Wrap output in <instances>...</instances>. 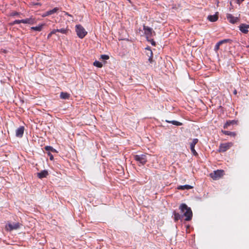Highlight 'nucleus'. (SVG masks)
<instances>
[{
    "mask_svg": "<svg viewBox=\"0 0 249 249\" xmlns=\"http://www.w3.org/2000/svg\"><path fill=\"white\" fill-rule=\"evenodd\" d=\"M179 209L183 213V216L185 217L186 221L190 220L193 216V213L190 208L188 207L185 204H181L179 206Z\"/></svg>",
    "mask_w": 249,
    "mask_h": 249,
    "instance_id": "obj_1",
    "label": "nucleus"
},
{
    "mask_svg": "<svg viewBox=\"0 0 249 249\" xmlns=\"http://www.w3.org/2000/svg\"><path fill=\"white\" fill-rule=\"evenodd\" d=\"M20 226L21 224L18 222L8 223L5 226V229L8 231H11L18 229Z\"/></svg>",
    "mask_w": 249,
    "mask_h": 249,
    "instance_id": "obj_2",
    "label": "nucleus"
},
{
    "mask_svg": "<svg viewBox=\"0 0 249 249\" xmlns=\"http://www.w3.org/2000/svg\"><path fill=\"white\" fill-rule=\"evenodd\" d=\"M224 175V171L222 170H217L211 173L210 177L214 180H217L221 178Z\"/></svg>",
    "mask_w": 249,
    "mask_h": 249,
    "instance_id": "obj_3",
    "label": "nucleus"
},
{
    "mask_svg": "<svg viewBox=\"0 0 249 249\" xmlns=\"http://www.w3.org/2000/svg\"><path fill=\"white\" fill-rule=\"evenodd\" d=\"M233 145V143L231 142L221 143L218 149L220 152H224L230 149Z\"/></svg>",
    "mask_w": 249,
    "mask_h": 249,
    "instance_id": "obj_4",
    "label": "nucleus"
},
{
    "mask_svg": "<svg viewBox=\"0 0 249 249\" xmlns=\"http://www.w3.org/2000/svg\"><path fill=\"white\" fill-rule=\"evenodd\" d=\"M134 158L142 165H144L147 162V159L145 155H136L134 156Z\"/></svg>",
    "mask_w": 249,
    "mask_h": 249,
    "instance_id": "obj_5",
    "label": "nucleus"
},
{
    "mask_svg": "<svg viewBox=\"0 0 249 249\" xmlns=\"http://www.w3.org/2000/svg\"><path fill=\"white\" fill-rule=\"evenodd\" d=\"M20 21H21L23 23L33 24L35 23L36 19L33 16H32L29 18L21 19Z\"/></svg>",
    "mask_w": 249,
    "mask_h": 249,
    "instance_id": "obj_6",
    "label": "nucleus"
},
{
    "mask_svg": "<svg viewBox=\"0 0 249 249\" xmlns=\"http://www.w3.org/2000/svg\"><path fill=\"white\" fill-rule=\"evenodd\" d=\"M211 22H214L217 20L218 18V13L216 12L213 15H209L207 18Z\"/></svg>",
    "mask_w": 249,
    "mask_h": 249,
    "instance_id": "obj_7",
    "label": "nucleus"
},
{
    "mask_svg": "<svg viewBox=\"0 0 249 249\" xmlns=\"http://www.w3.org/2000/svg\"><path fill=\"white\" fill-rule=\"evenodd\" d=\"M24 128L23 126H20L16 130V135L17 137H21L24 133Z\"/></svg>",
    "mask_w": 249,
    "mask_h": 249,
    "instance_id": "obj_8",
    "label": "nucleus"
},
{
    "mask_svg": "<svg viewBox=\"0 0 249 249\" xmlns=\"http://www.w3.org/2000/svg\"><path fill=\"white\" fill-rule=\"evenodd\" d=\"M230 41V39H224L222 40H221L217 42V43L216 44L214 47V50L215 51H217L218 49H219V47L221 45H222L223 43L228 42Z\"/></svg>",
    "mask_w": 249,
    "mask_h": 249,
    "instance_id": "obj_9",
    "label": "nucleus"
},
{
    "mask_svg": "<svg viewBox=\"0 0 249 249\" xmlns=\"http://www.w3.org/2000/svg\"><path fill=\"white\" fill-rule=\"evenodd\" d=\"M227 18L229 21L232 23H234L236 22L238 20V18H237L233 17L232 15L230 14L227 15Z\"/></svg>",
    "mask_w": 249,
    "mask_h": 249,
    "instance_id": "obj_10",
    "label": "nucleus"
},
{
    "mask_svg": "<svg viewBox=\"0 0 249 249\" xmlns=\"http://www.w3.org/2000/svg\"><path fill=\"white\" fill-rule=\"evenodd\" d=\"M48 175V172L47 170H43L39 173L37 174V176L39 178H46Z\"/></svg>",
    "mask_w": 249,
    "mask_h": 249,
    "instance_id": "obj_11",
    "label": "nucleus"
},
{
    "mask_svg": "<svg viewBox=\"0 0 249 249\" xmlns=\"http://www.w3.org/2000/svg\"><path fill=\"white\" fill-rule=\"evenodd\" d=\"M193 188L192 186L189 185H181L178 187V189L179 190H189L192 189Z\"/></svg>",
    "mask_w": 249,
    "mask_h": 249,
    "instance_id": "obj_12",
    "label": "nucleus"
},
{
    "mask_svg": "<svg viewBox=\"0 0 249 249\" xmlns=\"http://www.w3.org/2000/svg\"><path fill=\"white\" fill-rule=\"evenodd\" d=\"M240 30L241 31L245 32L248 31V29L249 28V25L242 24L240 26Z\"/></svg>",
    "mask_w": 249,
    "mask_h": 249,
    "instance_id": "obj_13",
    "label": "nucleus"
},
{
    "mask_svg": "<svg viewBox=\"0 0 249 249\" xmlns=\"http://www.w3.org/2000/svg\"><path fill=\"white\" fill-rule=\"evenodd\" d=\"M222 132L225 135H229L231 137H235L236 136V133L234 132L222 130Z\"/></svg>",
    "mask_w": 249,
    "mask_h": 249,
    "instance_id": "obj_14",
    "label": "nucleus"
},
{
    "mask_svg": "<svg viewBox=\"0 0 249 249\" xmlns=\"http://www.w3.org/2000/svg\"><path fill=\"white\" fill-rule=\"evenodd\" d=\"M60 98L63 99H68L70 97V94L67 92H61L60 93Z\"/></svg>",
    "mask_w": 249,
    "mask_h": 249,
    "instance_id": "obj_15",
    "label": "nucleus"
},
{
    "mask_svg": "<svg viewBox=\"0 0 249 249\" xmlns=\"http://www.w3.org/2000/svg\"><path fill=\"white\" fill-rule=\"evenodd\" d=\"M198 140L197 139H194L190 143V148H195V145L198 142Z\"/></svg>",
    "mask_w": 249,
    "mask_h": 249,
    "instance_id": "obj_16",
    "label": "nucleus"
},
{
    "mask_svg": "<svg viewBox=\"0 0 249 249\" xmlns=\"http://www.w3.org/2000/svg\"><path fill=\"white\" fill-rule=\"evenodd\" d=\"M59 9L57 7H55L52 10H50L48 11L49 15H51L53 14L54 13H56L58 11Z\"/></svg>",
    "mask_w": 249,
    "mask_h": 249,
    "instance_id": "obj_17",
    "label": "nucleus"
},
{
    "mask_svg": "<svg viewBox=\"0 0 249 249\" xmlns=\"http://www.w3.org/2000/svg\"><path fill=\"white\" fill-rule=\"evenodd\" d=\"M93 65L96 67L100 68H102L103 67V64L98 61H95L93 63Z\"/></svg>",
    "mask_w": 249,
    "mask_h": 249,
    "instance_id": "obj_18",
    "label": "nucleus"
},
{
    "mask_svg": "<svg viewBox=\"0 0 249 249\" xmlns=\"http://www.w3.org/2000/svg\"><path fill=\"white\" fill-rule=\"evenodd\" d=\"M87 33V32H77V35L80 38H83L86 36Z\"/></svg>",
    "mask_w": 249,
    "mask_h": 249,
    "instance_id": "obj_19",
    "label": "nucleus"
},
{
    "mask_svg": "<svg viewBox=\"0 0 249 249\" xmlns=\"http://www.w3.org/2000/svg\"><path fill=\"white\" fill-rule=\"evenodd\" d=\"M75 31H84V28L81 25H76Z\"/></svg>",
    "mask_w": 249,
    "mask_h": 249,
    "instance_id": "obj_20",
    "label": "nucleus"
},
{
    "mask_svg": "<svg viewBox=\"0 0 249 249\" xmlns=\"http://www.w3.org/2000/svg\"><path fill=\"white\" fill-rule=\"evenodd\" d=\"M45 149L47 151H51L53 152H57V151L55 149L50 146H46Z\"/></svg>",
    "mask_w": 249,
    "mask_h": 249,
    "instance_id": "obj_21",
    "label": "nucleus"
},
{
    "mask_svg": "<svg viewBox=\"0 0 249 249\" xmlns=\"http://www.w3.org/2000/svg\"><path fill=\"white\" fill-rule=\"evenodd\" d=\"M44 25L42 24V25H38V26H36V27H32V29H33V30L39 31V30H41L42 29V27Z\"/></svg>",
    "mask_w": 249,
    "mask_h": 249,
    "instance_id": "obj_22",
    "label": "nucleus"
},
{
    "mask_svg": "<svg viewBox=\"0 0 249 249\" xmlns=\"http://www.w3.org/2000/svg\"><path fill=\"white\" fill-rule=\"evenodd\" d=\"M109 56L106 54H102L100 56V59L106 60L109 59Z\"/></svg>",
    "mask_w": 249,
    "mask_h": 249,
    "instance_id": "obj_23",
    "label": "nucleus"
},
{
    "mask_svg": "<svg viewBox=\"0 0 249 249\" xmlns=\"http://www.w3.org/2000/svg\"><path fill=\"white\" fill-rule=\"evenodd\" d=\"M181 215L178 213H174V219L175 221H177L178 219H180Z\"/></svg>",
    "mask_w": 249,
    "mask_h": 249,
    "instance_id": "obj_24",
    "label": "nucleus"
},
{
    "mask_svg": "<svg viewBox=\"0 0 249 249\" xmlns=\"http://www.w3.org/2000/svg\"><path fill=\"white\" fill-rule=\"evenodd\" d=\"M170 122H171L173 124L175 125L179 126V125H182V123H180V122H178V121H173Z\"/></svg>",
    "mask_w": 249,
    "mask_h": 249,
    "instance_id": "obj_25",
    "label": "nucleus"
},
{
    "mask_svg": "<svg viewBox=\"0 0 249 249\" xmlns=\"http://www.w3.org/2000/svg\"><path fill=\"white\" fill-rule=\"evenodd\" d=\"M12 15L18 16L19 18H21V16H22V14L20 13L15 12L12 13Z\"/></svg>",
    "mask_w": 249,
    "mask_h": 249,
    "instance_id": "obj_26",
    "label": "nucleus"
},
{
    "mask_svg": "<svg viewBox=\"0 0 249 249\" xmlns=\"http://www.w3.org/2000/svg\"><path fill=\"white\" fill-rule=\"evenodd\" d=\"M233 121L231 122H227L224 125V127L225 128H226L228 127V126H229L231 124L233 123Z\"/></svg>",
    "mask_w": 249,
    "mask_h": 249,
    "instance_id": "obj_27",
    "label": "nucleus"
},
{
    "mask_svg": "<svg viewBox=\"0 0 249 249\" xmlns=\"http://www.w3.org/2000/svg\"><path fill=\"white\" fill-rule=\"evenodd\" d=\"M191 152L194 155L196 156L197 155V152L195 149V148H190Z\"/></svg>",
    "mask_w": 249,
    "mask_h": 249,
    "instance_id": "obj_28",
    "label": "nucleus"
},
{
    "mask_svg": "<svg viewBox=\"0 0 249 249\" xmlns=\"http://www.w3.org/2000/svg\"><path fill=\"white\" fill-rule=\"evenodd\" d=\"M147 40L148 41H149L153 46H155L156 43H155V42L153 40V39H147Z\"/></svg>",
    "mask_w": 249,
    "mask_h": 249,
    "instance_id": "obj_29",
    "label": "nucleus"
},
{
    "mask_svg": "<svg viewBox=\"0 0 249 249\" xmlns=\"http://www.w3.org/2000/svg\"><path fill=\"white\" fill-rule=\"evenodd\" d=\"M20 21L21 20H16L14 21V24H19L22 23V22Z\"/></svg>",
    "mask_w": 249,
    "mask_h": 249,
    "instance_id": "obj_30",
    "label": "nucleus"
},
{
    "mask_svg": "<svg viewBox=\"0 0 249 249\" xmlns=\"http://www.w3.org/2000/svg\"><path fill=\"white\" fill-rule=\"evenodd\" d=\"M48 155L50 157V159L52 160H53V157L52 154H51L50 153H48Z\"/></svg>",
    "mask_w": 249,
    "mask_h": 249,
    "instance_id": "obj_31",
    "label": "nucleus"
},
{
    "mask_svg": "<svg viewBox=\"0 0 249 249\" xmlns=\"http://www.w3.org/2000/svg\"><path fill=\"white\" fill-rule=\"evenodd\" d=\"M48 16H49L48 11L44 13L42 15L43 17H47Z\"/></svg>",
    "mask_w": 249,
    "mask_h": 249,
    "instance_id": "obj_32",
    "label": "nucleus"
},
{
    "mask_svg": "<svg viewBox=\"0 0 249 249\" xmlns=\"http://www.w3.org/2000/svg\"><path fill=\"white\" fill-rule=\"evenodd\" d=\"M244 0H236L237 3L240 4H241Z\"/></svg>",
    "mask_w": 249,
    "mask_h": 249,
    "instance_id": "obj_33",
    "label": "nucleus"
},
{
    "mask_svg": "<svg viewBox=\"0 0 249 249\" xmlns=\"http://www.w3.org/2000/svg\"><path fill=\"white\" fill-rule=\"evenodd\" d=\"M55 31H57V32H59V31H66L65 30H58L57 29Z\"/></svg>",
    "mask_w": 249,
    "mask_h": 249,
    "instance_id": "obj_34",
    "label": "nucleus"
},
{
    "mask_svg": "<svg viewBox=\"0 0 249 249\" xmlns=\"http://www.w3.org/2000/svg\"><path fill=\"white\" fill-rule=\"evenodd\" d=\"M146 49H147V50H149L150 51L151 55H152V53L151 50L149 48H146Z\"/></svg>",
    "mask_w": 249,
    "mask_h": 249,
    "instance_id": "obj_35",
    "label": "nucleus"
},
{
    "mask_svg": "<svg viewBox=\"0 0 249 249\" xmlns=\"http://www.w3.org/2000/svg\"><path fill=\"white\" fill-rule=\"evenodd\" d=\"M236 93H237V91H236V90H235L234 91V94H236Z\"/></svg>",
    "mask_w": 249,
    "mask_h": 249,
    "instance_id": "obj_36",
    "label": "nucleus"
},
{
    "mask_svg": "<svg viewBox=\"0 0 249 249\" xmlns=\"http://www.w3.org/2000/svg\"><path fill=\"white\" fill-rule=\"evenodd\" d=\"M119 39H120V40H124V38H120Z\"/></svg>",
    "mask_w": 249,
    "mask_h": 249,
    "instance_id": "obj_37",
    "label": "nucleus"
},
{
    "mask_svg": "<svg viewBox=\"0 0 249 249\" xmlns=\"http://www.w3.org/2000/svg\"><path fill=\"white\" fill-rule=\"evenodd\" d=\"M51 34H52L51 33V34H50L49 35V36H48V37L50 36H51Z\"/></svg>",
    "mask_w": 249,
    "mask_h": 249,
    "instance_id": "obj_38",
    "label": "nucleus"
},
{
    "mask_svg": "<svg viewBox=\"0 0 249 249\" xmlns=\"http://www.w3.org/2000/svg\"><path fill=\"white\" fill-rule=\"evenodd\" d=\"M127 0L129 1V2H130V3L131 2L130 0Z\"/></svg>",
    "mask_w": 249,
    "mask_h": 249,
    "instance_id": "obj_39",
    "label": "nucleus"
}]
</instances>
